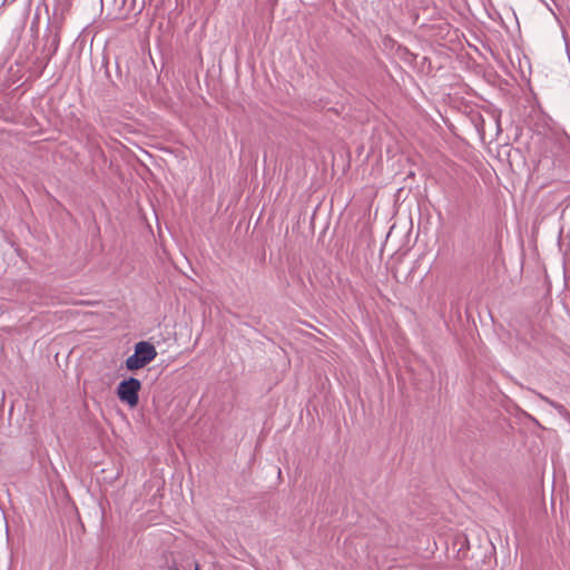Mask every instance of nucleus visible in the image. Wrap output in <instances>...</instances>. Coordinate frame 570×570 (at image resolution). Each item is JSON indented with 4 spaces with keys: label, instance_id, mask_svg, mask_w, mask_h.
I'll return each mask as SVG.
<instances>
[{
    "label": "nucleus",
    "instance_id": "f257e3e1",
    "mask_svg": "<svg viewBox=\"0 0 570 570\" xmlns=\"http://www.w3.org/2000/svg\"><path fill=\"white\" fill-rule=\"evenodd\" d=\"M65 23V18L62 16H53L52 20H49L46 33H45V43L42 47V55L45 60V66L50 62L53 56L57 53L60 40H61V30Z\"/></svg>",
    "mask_w": 570,
    "mask_h": 570
},
{
    "label": "nucleus",
    "instance_id": "f03ea898",
    "mask_svg": "<svg viewBox=\"0 0 570 570\" xmlns=\"http://www.w3.org/2000/svg\"><path fill=\"white\" fill-rule=\"evenodd\" d=\"M156 356L155 346L147 341H140L135 344L134 354L126 360V368L128 371L140 370L153 362Z\"/></svg>",
    "mask_w": 570,
    "mask_h": 570
},
{
    "label": "nucleus",
    "instance_id": "7ed1b4c3",
    "mask_svg": "<svg viewBox=\"0 0 570 570\" xmlns=\"http://www.w3.org/2000/svg\"><path fill=\"white\" fill-rule=\"evenodd\" d=\"M141 383L136 377H128L122 380L117 386V396L122 402L128 404L130 407H135L139 402V391Z\"/></svg>",
    "mask_w": 570,
    "mask_h": 570
},
{
    "label": "nucleus",
    "instance_id": "20e7f679",
    "mask_svg": "<svg viewBox=\"0 0 570 570\" xmlns=\"http://www.w3.org/2000/svg\"><path fill=\"white\" fill-rule=\"evenodd\" d=\"M539 397L541 400H543L546 403H548L549 405H551L552 407H554L561 415H569L567 409L562 404L554 402L542 394H539Z\"/></svg>",
    "mask_w": 570,
    "mask_h": 570
},
{
    "label": "nucleus",
    "instance_id": "39448f33",
    "mask_svg": "<svg viewBox=\"0 0 570 570\" xmlns=\"http://www.w3.org/2000/svg\"><path fill=\"white\" fill-rule=\"evenodd\" d=\"M479 120L481 121V126L476 125V127H478V130H479L480 135L483 136L484 131H483V127L482 126H483L484 119H482V117L480 116Z\"/></svg>",
    "mask_w": 570,
    "mask_h": 570
},
{
    "label": "nucleus",
    "instance_id": "423d86ee",
    "mask_svg": "<svg viewBox=\"0 0 570 570\" xmlns=\"http://www.w3.org/2000/svg\"><path fill=\"white\" fill-rule=\"evenodd\" d=\"M169 570H179V568L177 566H170Z\"/></svg>",
    "mask_w": 570,
    "mask_h": 570
},
{
    "label": "nucleus",
    "instance_id": "0eeeda50",
    "mask_svg": "<svg viewBox=\"0 0 570 570\" xmlns=\"http://www.w3.org/2000/svg\"><path fill=\"white\" fill-rule=\"evenodd\" d=\"M495 124H497L498 131H501V129H500V124H499V120H498V119H495Z\"/></svg>",
    "mask_w": 570,
    "mask_h": 570
},
{
    "label": "nucleus",
    "instance_id": "6e6552de",
    "mask_svg": "<svg viewBox=\"0 0 570 570\" xmlns=\"http://www.w3.org/2000/svg\"><path fill=\"white\" fill-rule=\"evenodd\" d=\"M195 570H200L198 564H196Z\"/></svg>",
    "mask_w": 570,
    "mask_h": 570
}]
</instances>
